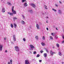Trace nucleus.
I'll return each instance as SVG.
<instances>
[{
    "label": "nucleus",
    "instance_id": "obj_1",
    "mask_svg": "<svg viewBox=\"0 0 64 64\" xmlns=\"http://www.w3.org/2000/svg\"><path fill=\"white\" fill-rule=\"evenodd\" d=\"M30 50H33V49L35 48L34 46L32 44H30Z\"/></svg>",
    "mask_w": 64,
    "mask_h": 64
},
{
    "label": "nucleus",
    "instance_id": "obj_2",
    "mask_svg": "<svg viewBox=\"0 0 64 64\" xmlns=\"http://www.w3.org/2000/svg\"><path fill=\"white\" fill-rule=\"evenodd\" d=\"M15 50L16 51H19V48L18 46H16L14 47Z\"/></svg>",
    "mask_w": 64,
    "mask_h": 64
},
{
    "label": "nucleus",
    "instance_id": "obj_3",
    "mask_svg": "<svg viewBox=\"0 0 64 64\" xmlns=\"http://www.w3.org/2000/svg\"><path fill=\"white\" fill-rule=\"evenodd\" d=\"M14 9V6H12V12L14 14H16V12L15 11H14L13 10Z\"/></svg>",
    "mask_w": 64,
    "mask_h": 64
},
{
    "label": "nucleus",
    "instance_id": "obj_4",
    "mask_svg": "<svg viewBox=\"0 0 64 64\" xmlns=\"http://www.w3.org/2000/svg\"><path fill=\"white\" fill-rule=\"evenodd\" d=\"M13 40L14 41H16V38L15 35H14L13 36Z\"/></svg>",
    "mask_w": 64,
    "mask_h": 64
},
{
    "label": "nucleus",
    "instance_id": "obj_5",
    "mask_svg": "<svg viewBox=\"0 0 64 64\" xmlns=\"http://www.w3.org/2000/svg\"><path fill=\"white\" fill-rule=\"evenodd\" d=\"M50 53L52 56H53V54H56V53L55 52H53L51 50L50 51Z\"/></svg>",
    "mask_w": 64,
    "mask_h": 64
},
{
    "label": "nucleus",
    "instance_id": "obj_6",
    "mask_svg": "<svg viewBox=\"0 0 64 64\" xmlns=\"http://www.w3.org/2000/svg\"><path fill=\"white\" fill-rule=\"evenodd\" d=\"M2 47L3 45L0 44V51H1L2 50Z\"/></svg>",
    "mask_w": 64,
    "mask_h": 64
},
{
    "label": "nucleus",
    "instance_id": "obj_7",
    "mask_svg": "<svg viewBox=\"0 0 64 64\" xmlns=\"http://www.w3.org/2000/svg\"><path fill=\"white\" fill-rule=\"evenodd\" d=\"M25 64H30L29 63V61L28 60H25Z\"/></svg>",
    "mask_w": 64,
    "mask_h": 64
},
{
    "label": "nucleus",
    "instance_id": "obj_8",
    "mask_svg": "<svg viewBox=\"0 0 64 64\" xmlns=\"http://www.w3.org/2000/svg\"><path fill=\"white\" fill-rule=\"evenodd\" d=\"M31 5L33 8H35L36 6L34 4H31Z\"/></svg>",
    "mask_w": 64,
    "mask_h": 64
},
{
    "label": "nucleus",
    "instance_id": "obj_9",
    "mask_svg": "<svg viewBox=\"0 0 64 64\" xmlns=\"http://www.w3.org/2000/svg\"><path fill=\"white\" fill-rule=\"evenodd\" d=\"M36 27L38 30H39V26L38 24H36Z\"/></svg>",
    "mask_w": 64,
    "mask_h": 64
},
{
    "label": "nucleus",
    "instance_id": "obj_10",
    "mask_svg": "<svg viewBox=\"0 0 64 64\" xmlns=\"http://www.w3.org/2000/svg\"><path fill=\"white\" fill-rule=\"evenodd\" d=\"M8 14H10L11 16H13V14L12 13L10 12H8Z\"/></svg>",
    "mask_w": 64,
    "mask_h": 64
},
{
    "label": "nucleus",
    "instance_id": "obj_11",
    "mask_svg": "<svg viewBox=\"0 0 64 64\" xmlns=\"http://www.w3.org/2000/svg\"><path fill=\"white\" fill-rule=\"evenodd\" d=\"M29 12L31 14H32V13H33V11L32 10H29Z\"/></svg>",
    "mask_w": 64,
    "mask_h": 64
},
{
    "label": "nucleus",
    "instance_id": "obj_12",
    "mask_svg": "<svg viewBox=\"0 0 64 64\" xmlns=\"http://www.w3.org/2000/svg\"><path fill=\"white\" fill-rule=\"evenodd\" d=\"M24 6L25 7H26L28 6V4L26 2H25L24 4Z\"/></svg>",
    "mask_w": 64,
    "mask_h": 64
},
{
    "label": "nucleus",
    "instance_id": "obj_13",
    "mask_svg": "<svg viewBox=\"0 0 64 64\" xmlns=\"http://www.w3.org/2000/svg\"><path fill=\"white\" fill-rule=\"evenodd\" d=\"M5 12V10L4 8H3L2 9V12H3V13H4Z\"/></svg>",
    "mask_w": 64,
    "mask_h": 64
},
{
    "label": "nucleus",
    "instance_id": "obj_14",
    "mask_svg": "<svg viewBox=\"0 0 64 64\" xmlns=\"http://www.w3.org/2000/svg\"><path fill=\"white\" fill-rule=\"evenodd\" d=\"M58 12H59L58 13H59V14H62V12L60 10H58Z\"/></svg>",
    "mask_w": 64,
    "mask_h": 64
},
{
    "label": "nucleus",
    "instance_id": "obj_15",
    "mask_svg": "<svg viewBox=\"0 0 64 64\" xmlns=\"http://www.w3.org/2000/svg\"><path fill=\"white\" fill-rule=\"evenodd\" d=\"M44 57L45 58H46L47 57V54L46 53H44Z\"/></svg>",
    "mask_w": 64,
    "mask_h": 64
},
{
    "label": "nucleus",
    "instance_id": "obj_16",
    "mask_svg": "<svg viewBox=\"0 0 64 64\" xmlns=\"http://www.w3.org/2000/svg\"><path fill=\"white\" fill-rule=\"evenodd\" d=\"M21 23L22 24H24L25 23V22L24 21H22L21 22Z\"/></svg>",
    "mask_w": 64,
    "mask_h": 64
},
{
    "label": "nucleus",
    "instance_id": "obj_17",
    "mask_svg": "<svg viewBox=\"0 0 64 64\" xmlns=\"http://www.w3.org/2000/svg\"><path fill=\"white\" fill-rule=\"evenodd\" d=\"M7 4L9 5H10V6H11V4L10 2H7Z\"/></svg>",
    "mask_w": 64,
    "mask_h": 64
},
{
    "label": "nucleus",
    "instance_id": "obj_18",
    "mask_svg": "<svg viewBox=\"0 0 64 64\" xmlns=\"http://www.w3.org/2000/svg\"><path fill=\"white\" fill-rule=\"evenodd\" d=\"M41 44L43 46H45V44L43 42H42L41 43Z\"/></svg>",
    "mask_w": 64,
    "mask_h": 64
},
{
    "label": "nucleus",
    "instance_id": "obj_19",
    "mask_svg": "<svg viewBox=\"0 0 64 64\" xmlns=\"http://www.w3.org/2000/svg\"><path fill=\"white\" fill-rule=\"evenodd\" d=\"M16 26L17 25H16V24L15 23H14V28H16Z\"/></svg>",
    "mask_w": 64,
    "mask_h": 64
},
{
    "label": "nucleus",
    "instance_id": "obj_20",
    "mask_svg": "<svg viewBox=\"0 0 64 64\" xmlns=\"http://www.w3.org/2000/svg\"><path fill=\"white\" fill-rule=\"evenodd\" d=\"M56 46L57 47L59 48V45L58 44H56Z\"/></svg>",
    "mask_w": 64,
    "mask_h": 64
},
{
    "label": "nucleus",
    "instance_id": "obj_21",
    "mask_svg": "<svg viewBox=\"0 0 64 64\" xmlns=\"http://www.w3.org/2000/svg\"><path fill=\"white\" fill-rule=\"evenodd\" d=\"M44 8L45 9H48V8H47V6L46 5H45L44 6Z\"/></svg>",
    "mask_w": 64,
    "mask_h": 64
},
{
    "label": "nucleus",
    "instance_id": "obj_22",
    "mask_svg": "<svg viewBox=\"0 0 64 64\" xmlns=\"http://www.w3.org/2000/svg\"><path fill=\"white\" fill-rule=\"evenodd\" d=\"M10 62L11 64H12V60H10Z\"/></svg>",
    "mask_w": 64,
    "mask_h": 64
},
{
    "label": "nucleus",
    "instance_id": "obj_23",
    "mask_svg": "<svg viewBox=\"0 0 64 64\" xmlns=\"http://www.w3.org/2000/svg\"><path fill=\"white\" fill-rule=\"evenodd\" d=\"M50 38L51 40H53V37H52V36H50Z\"/></svg>",
    "mask_w": 64,
    "mask_h": 64
},
{
    "label": "nucleus",
    "instance_id": "obj_24",
    "mask_svg": "<svg viewBox=\"0 0 64 64\" xmlns=\"http://www.w3.org/2000/svg\"><path fill=\"white\" fill-rule=\"evenodd\" d=\"M22 17H23L24 19H25V16H24V15L22 14Z\"/></svg>",
    "mask_w": 64,
    "mask_h": 64
},
{
    "label": "nucleus",
    "instance_id": "obj_25",
    "mask_svg": "<svg viewBox=\"0 0 64 64\" xmlns=\"http://www.w3.org/2000/svg\"><path fill=\"white\" fill-rule=\"evenodd\" d=\"M17 19V18L16 17H14L13 18V19H14V20H15V19Z\"/></svg>",
    "mask_w": 64,
    "mask_h": 64
},
{
    "label": "nucleus",
    "instance_id": "obj_26",
    "mask_svg": "<svg viewBox=\"0 0 64 64\" xmlns=\"http://www.w3.org/2000/svg\"><path fill=\"white\" fill-rule=\"evenodd\" d=\"M51 34H52V35L53 36H54V35H55V33H52Z\"/></svg>",
    "mask_w": 64,
    "mask_h": 64
},
{
    "label": "nucleus",
    "instance_id": "obj_27",
    "mask_svg": "<svg viewBox=\"0 0 64 64\" xmlns=\"http://www.w3.org/2000/svg\"><path fill=\"white\" fill-rule=\"evenodd\" d=\"M26 0H22V3H24V2H26Z\"/></svg>",
    "mask_w": 64,
    "mask_h": 64
},
{
    "label": "nucleus",
    "instance_id": "obj_28",
    "mask_svg": "<svg viewBox=\"0 0 64 64\" xmlns=\"http://www.w3.org/2000/svg\"><path fill=\"white\" fill-rule=\"evenodd\" d=\"M45 50H46V52H47V53H48V52H48V49L47 48H46Z\"/></svg>",
    "mask_w": 64,
    "mask_h": 64
},
{
    "label": "nucleus",
    "instance_id": "obj_29",
    "mask_svg": "<svg viewBox=\"0 0 64 64\" xmlns=\"http://www.w3.org/2000/svg\"><path fill=\"white\" fill-rule=\"evenodd\" d=\"M58 54L59 55H60V56H61V52H59Z\"/></svg>",
    "mask_w": 64,
    "mask_h": 64
},
{
    "label": "nucleus",
    "instance_id": "obj_30",
    "mask_svg": "<svg viewBox=\"0 0 64 64\" xmlns=\"http://www.w3.org/2000/svg\"><path fill=\"white\" fill-rule=\"evenodd\" d=\"M10 26L12 28H13V26L12 24H10Z\"/></svg>",
    "mask_w": 64,
    "mask_h": 64
},
{
    "label": "nucleus",
    "instance_id": "obj_31",
    "mask_svg": "<svg viewBox=\"0 0 64 64\" xmlns=\"http://www.w3.org/2000/svg\"><path fill=\"white\" fill-rule=\"evenodd\" d=\"M35 38H36V39L38 40V36H36L35 37Z\"/></svg>",
    "mask_w": 64,
    "mask_h": 64
},
{
    "label": "nucleus",
    "instance_id": "obj_32",
    "mask_svg": "<svg viewBox=\"0 0 64 64\" xmlns=\"http://www.w3.org/2000/svg\"><path fill=\"white\" fill-rule=\"evenodd\" d=\"M56 39H57L58 38V36H56L55 37Z\"/></svg>",
    "mask_w": 64,
    "mask_h": 64
},
{
    "label": "nucleus",
    "instance_id": "obj_33",
    "mask_svg": "<svg viewBox=\"0 0 64 64\" xmlns=\"http://www.w3.org/2000/svg\"><path fill=\"white\" fill-rule=\"evenodd\" d=\"M23 40L24 41H26V39L25 38H24L23 39Z\"/></svg>",
    "mask_w": 64,
    "mask_h": 64
},
{
    "label": "nucleus",
    "instance_id": "obj_34",
    "mask_svg": "<svg viewBox=\"0 0 64 64\" xmlns=\"http://www.w3.org/2000/svg\"><path fill=\"white\" fill-rule=\"evenodd\" d=\"M40 56V55L39 54H38L36 56V57H39Z\"/></svg>",
    "mask_w": 64,
    "mask_h": 64
},
{
    "label": "nucleus",
    "instance_id": "obj_35",
    "mask_svg": "<svg viewBox=\"0 0 64 64\" xmlns=\"http://www.w3.org/2000/svg\"><path fill=\"white\" fill-rule=\"evenodd\" d=\"M36 54V52L34 51V54Z\"/></svg>",
    "mask_w": 64,
    "mask_h": 64
},
{
    "label": "nucleus",
    "instance_id": "obj_36",
    "mask_svg": "<svg viewBox=\"0 0 64 64\" xmlns=\"http://www.w3.org/2000/svg\"><path fill=\"white\" fill-rule=\"evenodd\" d=\"M52 9L54 11H55V12H56V10L53 9Z\"/></svg>",
    "mask_w": 64,
    "mask_h": 64
},
{
    "label": "nucleus",
    "instance_id": "obj_37",
    "mask_svg": "<svg viewBox=\"0 0 64 64\" xmlns=\"http://www.w3.org/2000/svg\"><path fill=\"white\" fill-rule=\"evenodd\" d=\"M42 39L44 40H45V36H43L42 37Z\"/></svg>",
    "mask_w": 64,
    "mask_h": 64
},
{
    "label": "nucleus",
    "instance_id": "obj_38",
    "mask_svg": "<svg viewBox=\"0 0 64 64\" xmlns=\"http://www.w3.org/2000/svg\"><path fill=\"white\" fill-rule=\"evenodd\" d=\"M59 2L60 4H62V2H61L60 1H59Z\"/></svg>",
    "mask_w": 64,
    "mask_h": 64
},
{
    "label": "nucleus",
    "instance_id": "obj_39",
    "mask_svg": "<svg viewBox=\"0 0 64 64\" xmlns=\"http://www.w3.org/2000/svg\"><path fill=\"white\" fill-rule=\"evenodd\" d=\"M5 53H7V50H6L5 51Z\"/></svg>",
    "mask_w": 64,
    "mask_h": 64
},
{
    "label": "nucleus",
    "instance_id": "obj_40",
    "mask_svg": "<svg viewBox=\"0 0 64 64\" xmlns=\"http://www.w3.org/2000/svg\"><path fill=\"white\" fill-rule=\"evenodd\" d=\"M39 62H42V60H39Z\"/></svg>",
    "mask_w": 64,
    "mask_h": 64
},
{
    "label": "nucleus",
    "instance_id": "obj_41",
    "mask_svg": "<svg viewBox=\"0 0 64 64\" xmlns=\"http://www.w3.org/2000/svg\"><path fill=\"white\" fill-rule=\"evenodd\" d=\"M32 60L33 61H35V60L34 59H33Z\"/></svg>",
    "mask_w": 64,
    "mask_h": 64
},
{
    "label": "nucleus",
    "instance_id": "obj_42",
    "mask_svg": "<svg viewBox=\"0 0 64 64\" xmlns=\"http://www.w3.org/2000/svg\"><path fill=\"white\" fill-rule=\"evenodd\" d=\"M40 52L41 53H43V51H40Z\"/></svg>",
    "mask_w": 64,
    "mask_h": 64
},
{
    "label": "nucleus",
    "instance_id": "obj_43",
    "mask_svg": "<svg viewBox=\"0 0 64 64\" xmlns=\"http://www.w3.org/2000/svg\"><path fill=\"white\" fill-rule=\"evenodd\" d=\"M62 38H63V39H64V36L63 35L62 36Z\"/></svg>",
    "mask_w": 64,
    "mask_h": 64
},
{
    "label": "nucleus",
    "instance_id": "obj_44",
    "mask_svg": "<svg viewBox=\"0 0 64 64\" xmlns=\"http://www.w3.org/2000/svg\"><path fill=\"white\" fill-rule=\"evenodd\" d=\"M55 5L56 7H58V5H57L56 4Z\"/></svg>",
    "mask_w": 64,
    "mask_h": 64
},
{
    "label": "nucleus",
    "instance_id": "obj_45",
    "mask_svg": "<svg viewBox=\"0 0 64 64\" xmlns=\"http://www.w3.org/2000/svg\"><path fill=\"white\" fill-rule=\"evenodd\" d=\"M4 40H6V38H4Z\"/></svg>",
    "mask_w": 64,
    "mask_h": 64
},
{
    "label": "nucleus",
    "instance_id": "obj_46",
    "mask_svg": "<svg viewBox=\"0 0 64 64\" xmlns=\"http://www.w3.org/2000/svg\"><path fill=\"white\" fill-rule=\"evenodd\" d=\"M62 43H64V40H63V41L62 42Z\"/></svg>",
    "mask_w": 64,
    "mask_h": 64
},
{
    "label": "nucleus",
    "instance_id": "obj_47",
    "mask_svg": "<svg viewBox=\"0 0 64 64\" xmlns=\"http://www.w3.org/2000/svg\"><path fill=\"white\" fill-rule=\"evenodd\" d=\"M29 52L30 54H32V52H31L30 51Z\"/></svg>",
    "mask_w": 64,
    "mask_h": 64
},
{
    "label": "nucleus",
    "instance_id": "obj_48",
    "mask_svg": "<svg viewBox=\"0 0 64 64\" xmlns=\"http://www.w3.org/2000/svg\"><path fill=\"white\" fill-rule=\"evenodd\" d=\"M46 30H48V28H46Z\"/></svg>",
    "mask_w": 64,
    "mask_h": 64
},
{
    "label": "nucleus",
    "instance_id": "obj_49",
    "mask_svg": "<svg viewBox=\"0 0 64 64\" xmlns=\"http://www.w3.org/2000/svg\"><path fill=\"white\" fill-rule=\"evenodd\" d=\"M46 23H48V21H47L46 22Z\"/></svg>",
    "mask_w": 64,
    "mask_h": 64
},
{
    "label": "nucleus",
    "instance_id": "obj_50",
    "mask_svg": "<svg viewBox=\"0 0 64 64\" xmlns=\"http://www.w3.org/2000/svg\"><path fill=\"white\" fill-rule=\"evenodd\" d=\"M8 64H10V62H8Z\"/></svg>",
    "mask_w": 64,
    "mask_h": 64
},
{
    "label": "nucleus",
    "instance_id": "obj_51",
    "mask_svg": "<svg viewBox=\"0 0 64 64\" xmlns=\"http://www.w3.org/2000/svg\"><path fill=\"white\" fill-rule=\"evenodd\" d=\"M56 30H58V29H57V28H56Z\"/></svg>",
    "mask_w": 64,
    "mask_h": 64
},
{
    "label": "nucleus",
    "instance_id": "obj_52",
    "mask_svg": "<svg viewBox=\"0 0 64 64\" xmlns=\"http://www.w3.org/2000/svg\"><path fill=\"white\" fill-rule=\"evenodd\" d=\"M48 18V17H46V18Z\"/></svg>",
    "mask_w": 64,
    "mask_h": 64
},
{
    "label": "nucleus",
    "instance_id": "obj_53",
    "mask_svg": "<svg viewBox=\"0 0 64 64\" xmlns=\"http://www.w3.org/2000/svg\"><path fill=\"white\" fill-rule=\"evenodd\" d=\"M12 44H13V42H12Z\"/></svg>",
    "mask_w": 64,
    "mask_h": 64
},
{
    "label": "nucleus",
    "instance_id": "obj_54",
    "mask_svg": "<svg viewBox=\"0 0 64 64\" xmlns=\"http://www.w3.org/2000/svg\"><path fill=\"white\" fill-rule=\"evenodd\" d=\"M62 64H63V63H64L63 62H62Z\"/></svg>",
    "mask_w": 64,
    "mask_h": 64
},
{
    "label": "nucleus",
    "instance_id": "obj_55",
    "mask_svg": "<svg viewBox=\"0 0 64 64\" xmlns=\"http://www.w3.org/2000/svg\"><path fill=\"white\" fill-rule=\"evenodd\" d=\"M46 12H45V14H46Z\"/></svg>",
    "mask_w": 64,
    "mask_h": 64
},
{
    "label": "nucleus",
    "instance_id": "obj_56",
    "mask_svg": "<svg viewBox=\"0 0 64 64\" xmlns=\"http://www.w3.org/2000/svg\"><path fill=\"white\" fill-rule=\"evenodd\" d=\"M1 1H3V0H1Z\"/></svg>",
    "mask_w": 64,
    "mask_h": 64
}]
</instances>
